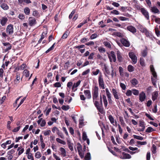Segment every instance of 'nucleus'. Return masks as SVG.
I'll use <instances>...</instances> for the list:
<instances>
[{"label": "nucleus", "instance_id": "nucleus-1", "mask_svg": "<svg viewBox=\"0 0 160 160\" xmlns=\"http://www.w3.org/2000/svg\"><path fill=\"white\" fill-rule=\"evenodd\" d=\"M99 88L95 86L92 89V96L93 102L98 112L102 114H104L105 112L103 107L102 100L105 108H107L108 102L106 96L104 94L100 95L99 97V102L98 101V99Z\"/></svg>", "mask_w": 160, "mask_h": 160}, {"label": "nucleus", "instance_id": "nucleus-2", "mask_svg": "<svg viewBox=\"0 0 160 160\" xmlns=\"http://www.w3.org/2000/svg\"><path fill=\"white\" fill-rule=\"evenodd\" d=\"M92 73L94 75H97L99 73V75L98 78V82L99 87L100 88L102 89L105 88V84L104 81V79L103 78V76L102 73L100 72L99 69H97L95 71H93Z\"/></svg>", "mask_w": 160, "mask_h": 160}, {"label": "nucleus", "instance_id": "nucleus-3", "mask_svg": "<svg viewBox=\"0 0 160 160\" xmlns=\"http://www.w3.org/2000/svg\"><path fill=\"white\" fill-rule=\"evenodd\" d=\"M114 98L118 100L120 97V93L118 92L116 88H112L111 91Z\"/></svg>", "mask_w": 160, "mask_h": 160}, {"label": "nucleus", "instance_id": "nucleus-4", "mask_svg": "<svg viewBox=\"0 0 160 160\" xmlns=\"http://www.w3.org/2000/svg\"><path fill=\"white\" fill-rule=\"evenodd\" d=\"M2 44L4 46L3 48L5 52H6L11 49L12 48V45L9 42H3Z\"/></svg>", "mask_w": 160, "mask_h": 160}, {"label": "nucleus", "instance_id": "nucleus-5", "mask_svg": "<svg viewBox=\"0 0 160 160\" xmlns=\"http://www.w3.org/2000/svg\"><path fill=\"white\" fill-rule=\"evenodd\" d=\"M110 54H108V57L109 59L110 62H112V61L114 62L116 61V59L115 54L114 52L113 51H111L110 52Z\"/></svg>", "mask_w": 160, "mask_h": 160}, {"label": "nucleus", "instance_id": "nucleus-6", "mask_svg": "<svg viewBox=\"0 0 160 160\" xmlns=\"http://www.w3.org/2000/svg\"><path fill=\"white\" fill-rule=\"evenodd\" d=\"M140 10L142 14L146 19L149 20V16L148 11L144 8H141Z\"/></svg>", "mask_w": 160, "mask_h": 160}, {"label": "nucleus", "instance_id": "nucleus-7", "mask_svg": "<svg viewBox=\"0 0 160 160\" xmlns=\"http://www.w3.org/2000/svg\"><path fill=\"white\" fill-rule=\"evenodd\" d=\"M128 55L129 57L132 59V60L133 62V64H136L137 62V57L134 54L133 52H129L128 53Z\"/></svg>", "mask_w": 160, "mask_h": 160}, {"label": "nucleus", "instance_id": "nucleus-8", "mask_svg": "<svg viewBox=\"0 0 160 160\" xmlns=\"http://www.w3.org/2000/svg\"><path fill=\"white\" fill-rule=\"evenodd\" d=\"M13 25L11 24H9L6 28V32L9 35L12 34L13 33Z\"/></svg>", "mask_w": 160, "mask_h": 160}, {"label": "nucleus", "instance_id": "nucleus-9", "mask_svg": "<svg viewBox=\"0 0 160 160\" xmlns=\"http://www.w3.org/2000/svg\"><path fill=\"white\" fill-rule=\"evenodd\" d=\"M28 22L29 25L30 26H32L35 24L37 22L35 18L31 17L29 18Z\"/></svg>", "mask_w": 160, "mask_h": 160}, {"label": "nucleus", "instance_id": "nucleus-10", "mask_svg": "<svg viewBox=\"0 0 160 160\" xmlns=\"http://www.w3.org/2000/svg\"><path fill=\"white\" fill-rule=\"evenodd\" d=\"M18 3L19 5L22 6V5H25V4H28L32 3L30 0H18Z\"/></svg>", "mask_w": 160, "mask_h": 160}, {"label": "nucleus", "instance_id": "nucleus-11", "mask_svg": "<svg viewBox=\"0 0 160 160\" xmlns=\"http://www.w3.org/2000/svg\"><path fill=\"white\" fill-rule=\"evenodd\" d=\"M122 44L124 46L128 47L130 46V43L129 41L124 38H122L120 40Z\"/></svg>", "mask_w": 160, "mask_h": 160}, {"label": "nucleus", "instance_id": "nucleus-12", "mask_svg": "<svg viewBox=\"0 0 160 160\" xmlns=\"http://www.w3.org/2000/svg\"><path fill=\"white\" fill-rule=\"evenodd\" d=\"M139 99L141 102L144 101L146 98L145 93L143 92H141L139 94Z\"/></svg>", "mask_w": 160, "mask_h": 160}, {"label": "nucleus", "instance_id": "nucleus-13", "mask_svg": "<svg viewBox=\"0 0 160 160\" xmlns=\"http://www.w3.org/2000/svg\"><path fill=\"white\" fill-rule=\"evenodd\" d=\"M127 29L130 32H132L133 33H136L137 30L136 28L132 25H129L127 27Z\"/></svg>", "mask_w": 160, "mask_h": 160}, {"label": "nucleus", "instance_id": "nucleus-14", "mask_svg": "<svg viewBox=\"0 0 160 160\" xmlns=\"http://www.w3.org/2000/svg\"><path fill=\"white\" fill-rule=\"evenodd\" d=\"M122 156H121V158L123 159H130L131 158V156L129 154L126 153L125 152H122Z\"/></svg>", "mask_w": 160, "mask_h": 160}, {"label": "nucleus", "instance_id": "nucleus-15", "mask_svg": "<svg viewBox=\"0 0 160 160\" xmlns=\"http://www.w3.org/2000/svg\"><path fill=\"white\" fill-rule=\"evenodd\" d=\"M81 83V81L80 80L77 82L76 83H74L73 85L72 89V92H75L77 89V88L74 89L75 88L78 87Z\"/></svg>", "mask_w": 160, "mask_h": 160}, {"label": "nucleus", "instance_id": "nucleus-16", "mask_svg": "<svg viewBox=\"0 0 160 160\" xmlns=\"http://www.w3.org/2000/svg\"><path fill=\"white\" fill-rule=\"evenodd\" d=\"M84 93L88 99H90L91 98V95L89 90H84Z\"/></svg>", "mask_w": 160, "mask_h": 160}, {"label": "nucleus", "instance_id": "nucleus-17", "mask_svg": "<svg viewBox=\"0 0 160 160\" xmlns=\"http://www.w3.org/2000/svg\"><path fill=\"white\" fill-rule=\"evenodd\" d=\"M60 151L61 152V153L59 154L63 157H65L66 156V152L65 149L61 147L59 149Z\"/></svg>", "mask_w": 160, "mask_h": 160}, {"label": "nucleus", "instance_id": "nucleus-18", "mask_svg": "<svg viewBox=\"0 0 160 160\" xmlns=\"http://www.w3.org/2000/svg\"><path fill=\"white\" fill-rule=\"evenodd\" d=\"M117 55L118 61L120 62H122L123 60V58L122 57L121 52L119 51H117Z\"/></svg>", "mask_w": 160, "mask_h": 160}, {"label": "nucleus", "instance_id": "nucleus-19", "mask_svg": "<svg viewBox=\"0 0 160 160\" xmlns=\"http://www.w3.org/2000/svg\"><path fill=\"white\" fill-rule=\"evenodd\" d=\"M8 21L7 18L6 17H3L1 21V23L2 26L5 25Z\"/></svg>", "mask_w": 160, "mask_h": 160}, {"label": "nucleus", "instance_id": "nucleus-20", "mask_svg": "<svg viewBox=\"0 0 160 160\" xmlns=\"http://www.w3.org/2000/svg\"><path fill=\"white\" fill-rule=\"evenodd\" d=\"M0 7L2 9L5 10H7L9 8V6L6 3H5L1 4Z\"/></svg>", "mask_w": 160, "mask_h": 160}, {"label": "nucleus", "instance_id": "nucleus-21", "mask_svg": "<svg viewBox=\"0 0 160 160\" xmlns=\"http://www.w3.org/2000/svg\"><path fill=\"white\" fill-rule=\"evenodd\" d=\"M67 144L69 149L72 151L73 150V148L72 146V143L70 140H68L67 141Z\"/></svg>", "mask_w": 160, "mask_h": 160}, {"label": "nucleus", "instance_id": "nucleus-22", "mask_svg": "<svg viewBox=\"0 0 160 160\" xmlns=\"http://www.w3.org/2000/svg\"><path fill=\"white\" fill-rule=\"evenodd\" d=\"M17 150L19 151L18 155L19 156L24 151V148H22V146H20V147L18 148Z\"/></svg>", "mask_w": 160, "mask_h": 160}, {"label": "nucleus", "instance_id": "nucleus-23", "mask_svg": "<svg viewBox=\"0 0 160 160\" xmlns=\"http://www.w3.org/2000/svg\"><path fill=\"white\" fill-rule=\"evenodd\" d=\"M158 92L157 91L154 92L152 96V99L153 101L155 100L158 97Z\"/></svg>", "mask_w": 160, "mask_h": 160}, {"label": "nucleus", "instance_id": "nucleus-24", "mask_svg": "<svg viewBox=\"0 0 160 160\" xmlns=\"http://www.w3.org/2000/svg\"><path fill=\"white\" fill-rule=\"evenodd\" d=\"M52 131L53 133H55V132H56L57 134L58 135H60V133L59 130L56 127H53L52 129Z\"/></svg>", "mask_w": 160, "mask_h": 160}, {"label": "nucleus", "instance_id": "nucleus-25", "mask_svg": "<svg viewBox=\"0 0 160 160\" xmlns=\"http://www.w3.org/2000/svg\"><path fill=\"white\" fill-rule=\"evenodd\" d=\"M131 83L133 86H135L138 83V80L135 78H133L130 81Z\"/></svg>", "mask_w": 160, "mask_h": 160}, {"label": "nucleus", "instance_id": "nucleus-26", "mask_svg": "<svg viewBox=\"0 0 160 160\" xmlns=\"http://www.w3.org/2000/svg\"><path fill=\"white\" fill-rule=\"evenodd\" d=\"M23 11L26 15H29L30 13V9L28 7L25 8L23 9Z\"/></svg>", "mask_w": 160, "mask_h": 160}, {"label": "nucleus", "instance_id": "nucleus-27", "mask_svg": "<svg viewBox=\"0 0 160 160\" xmlns=\"http://www.w3.org/2000/svg\"><path fill=\"white\" fill-rule=\"evenodd\" d=\"M152 12L154 13H158L159 12V10L155 7H150Z\"/></svg>", "mask_w": 160, "mask_h": 160}, {"label": "nucleus", "instance_id": "nucleus-28", "mask_svg": "<svg viewBox=\"0 0 160 160\" xmlns=\"http://www.w3.org/2000/svg\"><path fill=\"white\" fill-rule=\"evenodd\" d=\"M138 28L141 32L142 33L144 32V31L147 29L146 28L141 25H138Z\"/></svg>", "mask_w": 160, "mask_h": 160}, {"label": "nucleus", "instance_id": "nucleus-29", "mask_svg": "<svg viewBox=\"0 0 160 160\" xmlns=\"http://www.w3.org/2000/svg\"><path fill=\"white\" fill-rule=\"evenodd\" d=\"M152 18H155V21L157 23L160 24V18H156V16L155 15H152L151 16Z\"/></svg>", "mask_w": 160, "mask_h": 160}, {"label": "nucleus", "instance_id": "nucleus-30", "mask_svg": "<svg viewBox=\"0 0 160 160\" xmlns=\"http://www.w3.org/2000/svg\"><path fill=\"white\" fill-rule=\"evenodd\" d=\"M147 48L146 47V49L144 50L142 52V56L143 57H145L147 56L148 52H147Z\"/></svg>", "mask_w": 160, "mask_h": 160}, {"label": "nucleus", "instance_id": "nucleus-31", "mask_svg": "<svg viewBox=\"0 0 160 160\" xmlns=\"http://www.w3.org/2000/svg\"><path fill=\"white\" fill-rule=\"evenodd\" d=\"M84 159L85 160H90L91 159V154L90 152H88L85 155Z\"/></svg>", "mask_w": 160, "mask_h": 160}, {"label": "nucleus", "instance_id": "nucleus-32", "mask_svg": "<svg viewBox=\"0 0 160 160\" xmlns=\"http://www.w3.org/2000/svg\"><path fill=\"white\" fill-rule=\"evenodd\" d=\"M23 74L26 77H28L29 76V72L27 69H25L23 72Z\"/></svg>", "mask_w": 160, "mask_h": 160}, {"label": "nucleus", "instance_id": "nucleus-33", "mask_svg": "<svg viewBox=\"0 0 160 160\" xmlns=\"http://www.w3.org/2000/svg\"><path fill=\"white\" fill-rule=\"evenodd\" d=\"M140 64L142 67L145 66L144 59L141 57L140 58Z\"/></svg>", "mask_w": 160, "mask_h": 160}, {"label": "nucleus", "instance_id": "nucleus-34", "mask_svg": "<svg viewBox=\"0 0 160 160\" xmlns=\"http://www.w3.org/2000/svg\"><path fill=\"white\" fill-rule=\"evenodd\" d=\"M48 32V31L47 30L43 31L41 34V38L43 39L45 37H46Z\"/></svg>", "mask_w": 160, "mask_h": 160}, {"label": "nucleus", "instance_id": "nucleus-35", "mask_svg": "<svg viewBox=\"0 0 160 160\" xmlns=\"http://www.w3.org/2000/svg\"><path fill=\"white\" fill-rule=\"evenodd\" d=\"M56 140L57 142H58L61 144H62L65 145L66 144V143L65 141L61 139H60L59 138H57L56 139Z\"/></svg>", "mask_w": 160, "mask_h": 160}, {"label": "nucleus", "instance_id": "nucleus-36", "mask_svg": "<svg viewBox=\"0 0 160 160\" xmlns=\"http://www.w3.org/2000/svg\"><path fill=\"white\" fill-rule=\"evenodd\" d=\"M108 118L111 124H113L114 123V119L111 115H109Z\"/></svg>", "mask_w": 160, "mask_h": 160}, {"label": "nucleus", "instance_id": "nucleus-37", "mask_svg": "<svg viewBox=\"0 0 160 160\" xmlns=\"http://www.w3.org/2000/svg\"><path fill=\"white\" fill-rule=\"evenodd\" d=\"M143 33H144L146 36L150 37L151 35L149 32L146 29Z\"/></svg>", "mask_w": 160, "mask_h": 160}, {"label": "nucleus", "instance_id": "nucleus-38", "mask_svg": "<svg viewBox=\"0 0 160 160\" xmlns=\"http://www.w3.org/2000/svg\"><path fill=\"white\" fill-rule=\"evenodd\" d=\"M155 130L151 127H148L146 129L145 132H146L150 133L152 132L155 131Z\"/></svg>", "mask_w": 160, "mask_h": 160}, {"label": "nucleus", "instance_id": "nucleus-39", "mask_svg": "<svg viewBox=\"0 0 160 160\" xmlns=\"http://www.w3.org/2000/svg\"><path fill=\"white\" fill-rule=\"evenodd\" d=\"M103 44L106 47H107L108 48H111V45L109 42L107 41H105L103 42Z\"/></svg>", "mask_w": 160, "mask_h": 160}, {"label": "nucleus", "instance_id": "nucleus-40", "mask_svg": "<svg viewBox=\"0 0 160 160\" xmlns=\"http://www.w3.org/2000/svg\"><path fill=\"white\" fill-rule=\"evenodd\" d=\"M55 43H54L51 47L49 48H48L45 52L46 53H47L49 52L50 51L53 50L54 48V45Z\"/></svg>", "mask_w": 160, "mask_h": 160}, {"label": "nucleus", "instance_id": "nucleus-41", "mask_svg": "<svg viewBox=\"0 0 160 160\" xmlns=\"http://www.w3.org/2000/svg\"><path fill=\"white\" fill-rule=\"evenodd\" d=\"M98 50L101 53H104L106 52L105 49L102 47H100L98 48Z\"/></svg>", "mask_w": 160, "mask_h": 160}, {"label": "nucleus", "instance_id": "nucleus-42", "mask_svg": "<svg viewBox=\"0 0 160 160\" xmlns=\"http://www.w3.org/2000/svg\"><path fill=\"white\" fill-rule=\"evenodd\" d=\"M133 137L135 139H137L140 140H142L143 138L142 137H141L139 136H137L135 135H133Z\"/></svg>", "mask_w": 160, "mask_h": 160}, {"label": "nucleus", "instance_id": "nucleus-43", "mask_svg": "<svg viewBox=\"0 0 160 160\" xmlns=\"http://www.w3.org/2000/svg\"><path fill=\"white\" fill-rule=\"evenodd\" d=\"M128 70L129 72H132L134 71V68L132 65H129L128 67Z\"/></svg>", "mask_w": 160, "mask_h": 160}, {"label": "nucleus", "instance_id": "nucleus-44", "mask_svg": "<svg viewBox=\"0 0 160 160\" xmlns=\"http://www.w3.org/2000/svg\"><path fill=\"white\" fill-rule=\"evenodd\" d=\"M95 54V53L94 52H92L90 53L88 58V59L92 60L93 59Z\"/></svg>", "mask_w": 160, "mask_h": 160}, {"label": "nucleus", "instance_id": "nucleus-45", "mask_svg": "<svg viewBox=\"0 0 160 160\" xmlns=\"http://www.w3.org/2000/svg\"><path fill=\"white\" fill-rule=\"evenodd\" d=\"M62 109L64 111H67L70 108V107L68 105H62L61 107Z\"/></svg>", "mask_w": 160, "mask_h": 160}, {"label": "nucleus", "instance_id": "nucleus-46", "mask_svg": "<svg viewBox=\"0 0 160 160\" xmlns=\"http://www.w3.org/2000/svg\"><path fill=\"white\" fill-rule=\"evenodd\" d=\"M152 152L153 153H155L156 152V147L154 144H153L152 148Z\"/></svg>", "mask_w": 160, "mask_h": 160}, {"label": "nucleus", "instance_id": "nucleus-47", "mask_svg": "<svg viewBox=\"0 0 160 160\" xmlns=\"http://www.w3.org/2000/svg\"><path fill=\"white\" fill-rule=\"evenodd\" d=\"M110 13L112 14L118 15L119 14V12L116 10H114L111 11Z\"/></svg>", "mask_w": 160, "mask_h": 160}, {"label": "nucleus", "instance_id": "nucleus-48", "mask_svg": "<svg viewBox=\"0 0 160 160\" xmlns=\"http://www.w3.org/2000/svg\"><path fill=\"white\" fill-rule=\"evenodd\" d=\"M20 79V77L19 75L17 74L16 75V79L14 81L16 83H18L20 82L19 80Z\"/></svg>", "mask_w": 160, "mask_h": 160}, {"label": "nucleus", "instance_id": "nucleus-49", "mask_svg": "<svg viewBox=\"0 0 160 160\" xmlns=\"http://www.w3.org/2000/svg\"><path fill=\"white\" fill-rule=\"evenodd\" d=\"M68 32H66L62 35V36L61 40L62 39H66L68 36Z\"/></svg>", "mask_w": 160, "mask_h": 160}, {"label": "nucleus", "instance_id": "nucleus-50", "mask_svg": "<svg viewBox=\"0 0 160 160\" xmlns=\"http://www.w3.org/2000/svg\"><path fill=\"white\" fill-rule=\"evenodd\" d=\"M42 156V154L40 152H37L35 154V157L36 158H39Z\"/></svg>", "mask_w": 160, "mask_h": 160}, {"label": "nucleus", "instance_id": "nucleus-51", "mask_svg": "<svg viewBox=\"0 0 160 160\" xmlns=\"http://www.w3.org/2000/svg\"><path fill=\"white\" fill-rule=\"evenodd\" d=\"M118 18L120 20L122 21H126L128 20V18L122 16L118 17Z\"/></svg>", "mask_w": 160, "mask_h": 160}, {"label": "nucleus", "instance_id": "nucleus-52", "mask_svg": "<svg viewBox=\"0 0 160 160\" xmlns=\"http://www.w3.org/2000/svg\"><path fill=\"white\" fill-rule=\"evenodd\" d=\"M82 138L83 140L86 141L87 138V136L85 132H83L82 133Z\"/></svg>", "mask_w": 160, "mask_h": 160}, {"label": "nucleus", "instance_id": "nucleus-53", "mask_svg": "<svg viewBox=\"0 0 160 160\" xmlns=\"http://www.w3.org/2000/svg\"><path fill=\"white\" fill-rule=\"evenodd\" d=\"M133 94L135 95H138L139 94V91L138 90L136 89H133L132 90Z\"/></svg>", "mask_w": 160, "mask_h": 160}, {"label": "nucleus", "instance_id": "nucleus-54", "mask_svg": "<svg viewBox=\"0 0 160 160\" xmlns=\"http://www.w3.org/2000/svg\"><path fill=\"white\" fill-rule=\"evenodd\" d=\"M75 12H76L75 9H74L72 10V12H71L70 14L69 15V19H71L72 18L73 15L74 14Z\"/></svg>", "mask_w": 160, "mask_h": 160}, {"label": "nucleus", "instance_id": "nucleus-55", "mask_svg": "<svg viewBox=\"0 0 160 160\" xmlns=\"http://www.w3.org/2000/svg\"><path fill=\"white\" fill-rule=\"evenodd\" d=\"M104 69L106 73L108 75H110V71L108 69L107 67L106 66L104 67Z\"/></svg>", "mask_w": 160, "mask_h": 160}, {"label": "nucleus", "instance_id": "nucleus-56", "mask_svg": "<svg viewBox=\"0 0 160 160\" xmlns=\"http://www.w3.org/2000/svg\"><path fill=\"white\" fill-rule=\"evenodd\" d=\"M120 85L122 89L123 90H125L126 89V85L122 83H120Z\"/></svg>", "mask_w": 160, "mask_h": 160}, {"label": "nucleus", "instance_id": "nucleus-57", "mask_svg": "<svg viewBox=\"0 0 160 160\" xmlns=\"http://www.w3.org/2000/svg\"><path fill=\"white\" fill-rule=\"evenodd\" d=\"M32 15L35 17H38L39 15V13L37 10H34L33 12Z\"/></svg>", "mask_w": 160, "mask_h": 160}, {"label": "nucleus", "instance_id": "nucleus-58", "mask_svg": "<svg viewBox=\"0 0 160 160\" xmlns=\"http://www.w3.org/2000/svg\"><path fill=\"white\" fill-rule=\"evenodd\" d=\"M54 87L57 88L60 87L61 86V84L59 82H57L53 84Z\"/></svg>", "mask_w": 160, "mask_h": 160}, {"label": "nucleus", "instance_id": "nucleus-59", "mask_svg": "<svg viewBox=\"0 0 160 160\" xmlns=\"http://www.w3.org/2000/svg\"><path fill=\"white\" fill-rule=\"evenodd\" d=\"M137 143L138 145H146L147 144L146 142H141V141H137Z\"/></svg>", "mask_w": 160, "mask_h": 160}, {"label": "nucleus", "instance_id": "nucleus-60", "mask_svg": "<svg viewBox=\"0 0 160 160\" xmlns=\"http://www.w3.org/2000/svg\"><path fill=\"white\" fill-rule=\"evenodd\" d=\"M97 37V35L96 33H94L90 37V39H93L96 38Z\"/></svg>", "mask_w": 160, "mask_h": 160}, {"label": "nucleus", "instance_id": "nucleus-61", "mask_svg": "<svg viewBox=\"0 0 160 160\" xmlns=\"http://www.w3.org/2000/svg\"><path fill=\"white\" fill-rule=\"evenodd\" d=\"M26 64L23 63L21 65L19 66V68H18V70H23Z\"/></svg>", "mask_w": 160, "mask_h": 160}, {"label": "nucleus", "instance_id": "nucleus-62", "mask_svg": "<svg viewBox=\"0 0 160 160\" xmlns=\"http://www.w3.org/2000/svg\"><path fill=\"white\" fill-rule=\"evenodd\" d=\"M90 71V70L89 69L84 71L82 73V75L83 76L85 75L88 73Z\"/></svg>", "mask_w": 160, "mask_h": 160}, {"label": "nucleus", "instance_id": "nucleus-63", "mask_svg": "<svg viewBox=\"0 0 160 160\" xmlns=\"http://www.w3.org/2000/svg\"><path fill=\"white\" fill-rule=\"evenodd\" d=\"M144 123V121H139V126L145 128Z\"/></svg>", "mask_w": 160, "mask_h": 160}, {"label": "nucleus", "instance_id": "nucleus-64", "mask_svg": "<svg viewBox=\"0 0 160 160\" xmlns=\"http://www.w3.org/2000/svg\"><path fill=\"white\" fill-rule=\"evenodd\" d=\"M132 92L130 90H128L127 91V92L126 93V94L127 96H130L132 95Z\"/></svg>", "mask_w": 160, "mask_h": 160}]
</instances>
